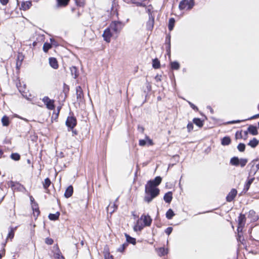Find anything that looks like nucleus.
Returning a JSON list of instances; mask_svg holds the SVG:
<instances>
[{
    "mask_svg": "<svg viewBox=\"0 0 259 259\" xmlns=\"http://www.w3.org/2000/svg\"><path fill=\"white\" fill-rule=\"evenodd\" d=\"M162 179H150L145 185L144 200L149 203L159 194L157 186L161 183Z\"/></svg>",
    "mask_w": 259,
    "mask_h": 259,
    "instance_id": "1",
    "label": "nucleus"
},
{
    "mask_svg": "<svg viewBox=\"0 0 259 259\" xmlns=\"http://www.w3.org/2000/svg\"><path fill=\"white\" fill-rule=\"evenodd\" d=\"M248 160L246 158L239 159L237 157H233L230 160V164L233 166H240L244 167L247 163Z\"/></svg>",
    "mask_w": 259,
    "mask_h": 259,
    "instance_id": "2",
    "label": "nucleus"
},
{
    "mask_svg": "<svg viewBox=\"0 0 259 259\" xmlns=\"http://www.w3.org/2000/svg\"><path fill=\"white\" fill-rule=\"evenodd\" d=\"M194 6V0H182L179 4V8L181 10H191Z\"/></svg>",
    "mask_w": 259,
    "mask_h": 259,
    "instance_id": "3",
    "label": "nucleus"
},
{
    "mask_svg": "<svg viewBox=\"0 0 259 259\" xmlns=\"http://www.w3.org/2000/svg\"><path fill=\"white\" fill-rule=\"evenodd\" d=\"M123 26V25L121 22L113 21L110 24L108 28H110V30L115 33H118L122 29Z\"/></svg>",
    "mask_w": 259,
    "mask_h": 259,
    "instance_id": "4",
    "label": "nucleus"
},
{
    "mask_svg": "<svg viewBox=\"0 0 259 259\" xmlns=\"http://www.w3.org/2000/svg\"><path fill=\"white\" fill-rule=\"evenodd\" d=\"M246 223L245 214L240 213L238 218L237 232L242 231Z\"/></svg>",
    "mask_w": 259,
    "mask_h": 259,
    "instance_id": "5",
    "label": "nucleus"
},
{
    "mask_svg": "<svg viewBox=\"0 0 259 259\" xmlns=\"http://www.w3.org/2000/svg\"><path fill=\"white\" fill-rule=\"evenodd\" d=\"M42 102L49 110H53L55 108L54 100L50 99L48 97L45 96L42 99Z\"/></svg>",
    "mask_w": 259,
    "mask_h": 259,
    "instance_id": "6",
    "label": "nucleus"
},
{
    "mask_svg": "<svg viewBox=\"0 0 259 259\" xmlns=\"http://www.w3.org/2000/svg\"><path fill=\"white\" fill-rule=\"evenodd\" d=\"M140 220L143 221V225H144L145 227H149L152 222V219L149 214H143L141 216Z\"/></svg>",
    "mask_w": 259,
    "mask_h": 259,
    "instance_id": "7",
    "label": "nucleus"
},
{
    "mask_svg": "<svg viewBox=\"0 0 259 259\" xmlns=\"http://www.w3.org/2000/svg\"><path fill=\"white\" fill-rule=\"evenodd\" d=\"M76 119L74 116L68 117L66 121V125L70 129H73L76 125Z\"/></svg>",
    "mask_w": 259,
    "mask_h": 259,
    "instance_id": "8",
    "label": "nucleus"
},
{
    "mask_svg": "<svg viewBox=\"0 0 259 259\" xmlns=\"http://www.w3.org/2000/svg\"><path fill=\"white\" fill-rule=\"evenodd\" d=\"M8 186L14 190L21 191L24 188L23 186L20 183L12 181L9 182Z\"/></svg>",
    "mask_w": 259,
    "mask_h": 259,
    "instance_id": "9",
    "label": "nucleus"
},
{
    "mask_svg": "<svg viewBox=\"0 0 259 259\" xmlns=\"http://www.w3.org/2000/svg\"><path fill=\"white\" fill-rule=\"evenodd\" d=\"M237 194V191L236 189L233 188L226 196V200L228 202H232Z\"/></svg>",
    "mask_w": 259,
    "mask_h": 259,
    "instance_id": "10",
    "label": "nucleus"
},
{
    "mask_svg": "<svg viewBox=\"0 0 259 259\" xmlns=\"http://www.w3.org/2000/svg\"><path fill=\"white\" fill-rule=\"evenodd\" d=\"M113 33L111 32L110 28H106L102 35L104 40L107 42H110L111 40V37L113 36Z\"/></svg>",
    "mask_w": 259,
    "mask_h": 259,
    "instance_id": "11",
    "label": "nucleus"
},
{
    "mask_svg": "<svg viewBox=\"0 0 259 259\" xmlns=\"http://www.w3.org/2000/svg\"><path fill=\"white\" fill-rule=\"evenodd\" d=\"M154 24V17L150 15L148 21L146 23V28L148 30L151 31L153 29Z\"/></svg>",
    "mask_w": 259,
    "mask_h": 259,
    "instance_id": "12",
    "label": "nucleus"
},
{
    "mask_svg": "<svg viewBox=\"0 0 259 259\" xmlns=\"http://www.w3.org/2000/svg\"><path fill=\"white\" fill-rule=\"evenodd\" d=\"M76 94L77 100L81 101L83 98V94L80 86H77L76 88Z\"/></svg>",
    "mask_w": 259,
    "mask_h": 259,
    "instance_id": "13",
    "label": "nucleus"
},
{
    "mask_svg": "<svg viewBox=\"0 0 259 259\" xmlns=\"http://www.w3.org/2000/svg\"><path fill=\"white\" fill-rule=\"evenodd\" d=\"M73 187L70 185L68 186L67 189L65 190V193H64V196L68 198L70 197H71L73 194Z\"/></svg>",
    "mask_w": 259,
    "mask_h": 259,
    "instance_id": "14",
    "label": "nucleus"
},
{
    "mask_svg": "<svg viewBox=\"0 0 259 259\" xmlns=\"http://www.w3.org/2000/svg\"><path fill=\"white\" fill-rule=\"evenodd\" d=\"M248 132L252 135L255 136L258 134L257 127L253 125H250L248 128Z\"/></svg>",
    "mask_w": 259,
    "mask_h": 259,
    "instance_id": "15",
    "label": "nucleus"
},
{
    "mask_svg": "<svg viewBox=\"0 0 259 259\" xmlns=\"http://www.w3.org/2000/svg\"><path fill=\"white\" fill-rule=\"evenodd\" d=\"M31 2L29 1L23 2L21 5V9L24 11L29 9L31 6Z\"/></svg>",
    "mask_w": 259,
    "mask_h": 259,
    "instance_id": "16",
    "label": "nucleus"
},
{
    "mask_svg": "<svg viewBox=\"0 0 259 259\" xmlns=\"http://www.w3.org/2000/svg\"><path fill=\"white\" fill-rule=\"evenodd\" d=\"M17 87L19 90V91L21 93V94L24 96V94L25 93V85H22V83L19 81V82L16 84Z\"/></svg>",
    "mask_w": 259,
    "mask_h": 259,
    "instance_id": "17",
    "label": "nucleus"
},
{
    "mask_svg": "<svg viewBox=\"0 0 259 259\" xmlns=\"http://www.w3.org/2000/svg\"><path fill=\"white\" fill-rule=\"evenodd\" d=\"M172 198V193L168 192L165 193L163 197V199L166 203H170L171 201Z\"/></svg>",
    "mask_w": 259,
    "mask_h": 259,
    "instance_id": "18",
    "label": "nucleus"
},
{
    "mask_svg": "<svg viewBox=\"0 0 259 259\" xmlns=\"http://www.w3.org/2000/svg\"><path fill=\"white\" fill-rule=\"evenodd\" d=\"M125 236L126 237V240L127 242V244L131 243L133 245H135L136 244V240L135 238L130 236L126 233L125 234Z\"/></svg>",
    "mask_w": 259,
    "mask_h": 259,
    "instance_id": "19",
    "label": "nucleus"
},
{
    "mask_svg": "<svg viewBox=\"0 0 259 259\" xmlns=\"http://www.w3.org/2000/svg\"><path fill=\"white\" fill-rule=\"evenodd\" d=\"M49 63L51 67L54 69H57L58 67V62L54 58H51L49 59Z\"/></svg>",
    "mask_w": 259,
    "mask_h": 259,
    "instance_id": "20",
    "label": "nucleus"
},
{
    "mask_svg": "<svg viewBox=\"0 0 259 259\" xmlns=\"http://www.w3.org/2000/svg\"><path fill=\"white\" fill-rule=\"evenodd\" d=\"M165 44L166 46V50L167 52V54L170 53V36H167L165 39Z\"/></svg>",
    "mask_w": 259,
    "mask_h": 259,
    "instance_id": "21",
    "label": "nucleus"
},
{
    "mask_svg": "<svg viewBox=\"0 0 259 259\" xmlns=\"http://www.w3.org/2000/svg\"><path fill=\"white\" fill-rule=\"evenodd\" d=\"M133 3L135 4L137 6L146 7V4L145 2L147 0H132Z\"/></svg>",
    "mask_w": 259,
    "mask_h": 259,
    "instance_id": "22",
    "label": "nucleus"
},
{
    "mask_svg": "<svg viewBox=\"0 0 259 259\" xmlns=\"http://www.w3.org/2000/svg\"><path fill=\"white\" fill-rule=\"evenodd\" d=\"M60 215V212H57L55 213H50L48 217L51 221H56L58 219Z\"/></svg>",
    "mask_w": 259,
    "mask_h": 259,
    "instance_id": "23",
    "label": "nucleus"
},
{
    "mask_svg": "<svg viewBox=\"0 0 259 259\" xmlns=\"http://www.w3.org/2000/svg\"><path fill=\"white\" fill-rule=\"evenodd\" d=\"M51 184L50 179H45V182H42L44 188L46 190V193H49L48 188L50 186Z\"/></svg>",
    "mask_w": 259,
    "mask_h": 259,
    "instance_id": "24",
    "label": "nucleus"
},
{
    "mask_svg": "<svg viewBox=\"0 0 259 259\" xmlns=\"http://www.w3.org/2000/svg\"><path fill=\"white\" fill-rule=\"evenodd\" d=\"M70 69L71 75L72 76H73V77L74 78H76L78 75V73L77 68L75 66H72L70 68Z\"/></svg>",
    "mask_w": 259,
    "mask_h": 259,
    "instance_id": "25",
    "label": "nucleus"
},
{
    "mask_svg": "<svg viewBox=\"0 0 259 259\" xmlns=\"http://www.w3.org/2000/svg\"><path fill=\"white\" fill-rule=\"evenodd\" d=\"M258 143L259 141L256 138H253L252 140L249 141L248 145L250 146L252 148H255L257 146Z\"/></svg>",
    "mask_w": 259,
    "mask_h": 259,
    "instance_id": "26",
    "label": "nucleus"
},
{
    "mask_svg": "<svg viewBox=\"0 0 259 259\" xmlns=\"http://www.w3.org/2000/svg\"><path fill=\"white\" fill-rule=\"evenodd\" d=\"M231 143V139L229 137H224L221 141L222 145L224 146L229 145Z\"/></svg>",
    "mask_w": 259,
    "mask_h": 259,
    "instance_id": "27",
    "label": "nucleus"
},
{
    "mask_svg": "<svg viewBox=\"0 0 259 259\" xmlns=\"http://www.w3.org/2000/svg\"><path fill=\"white\" fill-rule=\"evenodd\" d=\"M168 253V250L164 247H160L158 250V254L159 256H164Z\"/></svg>",
    "mask_w": 259,
    "mask_h": 259,
    "instance_id": "28",
    "label": "nucleus"
},
{
    "mask_svg": "<svg viewBox=\"0 0 259 259\" xmlns=\"http://www.w3.org/2000/svg\"><path fill=\"white\" fill-rule=\"evenodd\" d=\"M139 220L137 221L136 225L134 227V231H141L145 227L143 224H139Z\"/></svg>",
    "mask_w": 259,
    "mask_h": 259,
    "instance_id": "29",
    "label": "nucleus"
},
{
    "mask_svg": "<svg viewBox=\"0 0 259 259\" xmlns=\"http://www.w3.org/2000/svg\"><path fill=\"white\" fill-rule=\"evenodd\" d=\"M175 215L174 211L171 208H169L166 213V217L168 220L171 219Z\"/></svg>",
    "mask_w": 259,
    "mask_h": 259,
    "instance_id": "30",
    "label": "nucleus"
},
{
    "mask_svg": "<svg viewBox=\"0 0 259 259\" xmlns=\"http://www.w3.org/2000/svg\"><path fill=\"white\" fill-rule=\"evenodd\" d=\"M193 121L194 124L199 127H202L203 125L202 121L200 118H195L193 119Z\"/></svg>",
    "mask_w": 259,
    "mask_h": 259,
    "instance_id": "31",
    "label": "nucleus"
},
{
    "mask_svg": "<svg viewBox=\"0 0 259 259\" xmlns=\"http://www.w3.org/2000/svg\"><path fill=\"white\" fill-rule=\"evenodd\" d=\"M2 122L3 126H7L9 124V119L7 116H4L2 118Z\"/></svg>",
    "mask_w": 259,
    "mask_h": 259,
    "instance_id": "32",
    "label": "nucleus"
},
{
    "mask_svg": "<svg viewBox=\"0 0 259 259\" xmlns=\"http://www.w3.org/2000/svg\"><path fill=\"white\" fill-rule=\"evenodd\" d=\"M175 20L174 18H171L169 20L168 29L170 31H171L173 29L175 25Z\"/></svg>",
    "mask_w": 259,
    "mask_h": 259,
    "instance_id": "33",
    "label": "nucleus"
},
{
    "mask_svg": "<svg viewBox=\"0 0 259 259\" xmlns=\"http://www.w3.org/2000/svg\"><path fill=\"white\" fill-rule=\"evenodd\" d=\"M170 66H171V68L172 69H175V70H178L180 68V64L177 61L171 62L170 63Z\"/></svg>",
    "mask_w": 259,
    "mask_h": 259,
    "instance_id": "34",
    "label": "nucleus"
},
{
    "mask_svg": "<svg viewBox=\"0 0 259 259\" xmlns=\"http://www.w3.org/2000/svg\"><path fill=\"white\" fill-rule=\"evenodd\" d=\"M69 0H57L58 5L60 6H66L68 5Z\"/></svg>",
    "mask_w": 259,
    "mask_h": 259,
    "instance_id": "35",
    "label": "nucleus"
},
{
    "mask_svg": "<svg viewBox=\"0 0 259 259\" xmlns=\"http://www.w3.org/2000/svg\"><path fill=\"white\" fill-rule=\"evenodd\" d=\"M52 48V45L48 42H46L44 44L43 46V51L47 53L48 50Z\"/></svg>",
    "mask_w": 259,
    "mask_h": 259,
    "instance_id": "36",
    "label": "nucleus"
},
{
    "mask_svg": "<svg viewBox=\"0 0 259 259\" xmlns=\"http://www.w3.org/2000/svg\"><path fill=\"white\" fill-rule=\"evenodd\" d=\"M152 65L155 69L158 68L160 67V63L157 59L153 60Z\"/></svg>",
    "mask_w": 259,
    "mask_h": 259,
    "instance_id": "37",
    "label": "nucleus"
},
{
    "mask_svg": "<svg viewBox=\"0 0 259 259\" xmlns=\"http://www.w3.org/2000/svg\"><path fill=\"white\" fill-rule=\"evenodd\" d=\"M54 257L57 259H65L59 250L54 253Z\"/></svg>",
    "mask_w": 259,
    "mask_h": 259,
    "instance_id": "38",
    "label": "nucleus"
},
{
    "mask_svg": "<svg viewBox=\"0 0 259 259\" xmlns=\"http://www.w3.org/2000/svg\"><path fill=\"white\" fill-rule=\"evenodd\" d=\"M238 150L240 152H243L245 149V145L243 143H240L237 146Z\"/></svg>",
    "mask_w": 259,
    "mask_h": 259,
    "instance_id": "39",
    "label": "nucleus"
},
{
    "mask_svg": "<svg viewBox=\"0 0 259 259\" xmlns=\"http://www.w3.org/2000/svg\"><path fill=\"white\" fill-rule=\"evenodd\" d=\"M11 158L14 160H18L20 159V156L18 153H12L11 155Z\"/></svg>",
    "mask_w": 259,
    "mask_h": 259,
    "instance_id": "40",
    "label": "nucleus"
},
{
    "mask_svg": "<svg viewBox=\"0 0 259 259\" xmlns=\"http://www.w3.org/2000/svg\"><path fill=\"white\" fill-rule=\"evenodd\" d=\"M76 4L79 7H82L85 3L84 0H75Z\"/></svg>",
    "mask_w": 259,
    "mask_h": 259,
    "instance_id": "41",
    "label": "nucleus"
},
{
    "mask_svg": "<svg viewBox=\"0 0 259 259\" xmlns=\"http://www.w3.org/2000/svg\"><path fill=\"white\" fill-rule=\"evenodd\" d=\"M235 137L236 139H243L242 131L237 132L235 134Z\"/></svg>",
    "mask_w": 259,
    "mask_h": 259,
    "instance_id": "42",
    "label": "nucleus"
},
{
    "mask_svg": "<svg viewBox=\"0 0 259 259\" xmlns=\"http://www.w3.org/2000/svg\"><path fill=\"white\" fill-rule=\"evenodd\" d=\"M127 245V243H124L118 248L117 250L119 252H122L126 248Z\"/></svg>",
    "mask_w": 259,
    "mask_h": 259,
    "instance_id": "43",
    "label": "nucleus"
},
{
    "mask_svg": "<svg viewBox=\"0 0 259 259\" xmlns=\"http://www.w3.org/2000/svg\"><path fill=\"white\" fill-rule=\"evenodd\" d=\"M32 210L33 211L34 216L36 217H38L40 212L39 210V208L34 207V208H32Z\"/></svg>",
    "mask_w": 259,
    "mask_h": 259,
    "instance_id": "44",
    "label": "nucleus"
},
{
    "mask_svg": "<svg viewBox=\"0 0 259 259\" xmlns=\"http://www.w3.org/2000/svg\"><path fill=\"white\" fill-rule=\"evenodd\" d=\"M54 242L53 239L50 238H47L45 240V243L48 245H52Z\"/></svg>",
    "mask_w": 259,
    "mask_h": 259,
    "instance_id": "45",
    "label": "nucleus"
},
{
    "mask_svg": "<svg viewBox=\"0 0 259 259\" xmlns=\"http://www.w3.org/2000/svg\"><path fill=\"white\" fill-rule=\"evenodd\" d=\"M172 228L171 227H169L168 228H167L165 230V233L167 235H169L172 231Z\"/></svg>",
    "mask_w": 259,
    "mask_h": 259,
    "instance_id": "46",
    "label": "nucleus"
},
{
    "mask_svg": "<svg viewBox=\"0 0 259 259\" xmlns=\"http://www.w3.org/2000/svg\"><path fill=\"white\" fill-rule=\"evenodd\" d=\"M253 166H255V170H257L259 169V161L257 160H255L254 161H253Z\"/></svg>",
    "mask_w": 259,
    "mask_h": 259,
    "instance_id": "47",
    "label": "nucleus"
},
{
    "mask_svg": "<svg viewBox=\"0 0 259 259\" xmlns=\"http://www.w3.org/2000/svg\"><path fill=\"white\" fill-rule=\"evenodd\" d=\"M193 128V124L191 122H189L187 125V129L189 132H191Z\"/></svg>",
    "mask_w": 259,
    "mask_h": 259,
    "instance_id": "48",
    "label": "nucleus"
},
{
    "mask_svg": "<svg viewBox=\"0 0 259 259\" xmlns=\"http://www.w3.org/2000/svg\"><path fill=\"white\" fill-rule=\"evenodd\" d=\"M104 257L105 259H113V256L108 252L105 253Z\"/></svg>",
    "mask_w": 259,
    "mask_h": 259,
    "instance_id": "49",
    "label": "nucleus"
},
{
    "mask_svg": "<svg viewBox=\"0 0 259 259\" xmlns=\"http://www.w3.org/2000/svg\"><path fill=\"white\" fill-rule=\"evenodd\" d=\"M151 9L152 7L151 6H149L147 8H146V12L149 14V17H150V15H152Z\"/></svg>",
    "mask_w": 259,
    "mask_h": 259,
    "instance_id": "50",
    "label": "nucleus"
},
{
    "mask_svg": "<svg viewBox=\"0 0 259 259\" xmlns=\"http://www.w3.org/2000/svg\"><path fill=\"white\" fill-rule=\"evenodd\" d=\"M250 186V185L245 184L244 185V187L243 192H244V193L246 192L249 189Z\"/></svg>",
    "mask_w": 259,
    "mask_h": 259,
    "instance_id": "51",
    "label": "nucleus"
},
{
    "mask_svg": "<svg viewBox=\"0 0 259 259\" xmlns=\"http://www.w3.org/2000/svg\"><path fill=\"white\" fill-rule=\"evenodd\" d=\"M248 133H249L248 131V130L246 131L242 132V134L243 135V139L244 140H246L247 139V135H248Z\"/></svg>",
    "mask_w": 259,
    "mask_h": 259,
    "instance_id": "52",
    "label": "nucleus"
},
{
    "mask_svg": "<svg viewBox=\"0 0 259 259\" xmlns=\"http://www.w3.org/2000/svg\"><path fill=\"white\" fill-rule=\"evenodd\" d=\"M242 231L238 232L237 240L241 241V238L242 236Z\"/></svg>",
    "mask_w": 259,
    "mask_h": 259,
    "instance_id": "53",
    "label": "nucleus"
},
{
    "mask_svg": "<svg viewBox=\"0 0 259 259\" xmlns=\"http://www.w3.org/2000/svg\"><path fill=\"white\" fill-rule=\"evenodd\" d=\"M146 141L145 140H140L139 141V145L141 146H144L146 145Z\"/></svg>",
    "mask_w": 259,
    "mask_h": 259,
    "instance_id": "54",
    "label": "nucleus"
},
{
    "mask_svg": "<svg viewBox=\"0 0 259 259\" xmlns=\"http://www.w3.org/2000/svg\"><path fill=\"white\" fill-rule=\"evenodd\" d=\"M188 103L192 108H193L194 110H198L197 107L195 105H194L193 103H192L190 102H189Z\"/></svg>",
    "mask_w": 259,
    "mask_h": 259,
    "instance_id": "55",
    "label": "nucleus"
},
{
    "mask_svg": "<svg viewBox=\"0 0 259 259\" xmlns=\"http://www.w3.org/2000/svg\"><path fill=\"white\" fill-rule=\"evenodd\" d=\"M31 206H32V208H34V207H35V208L38 207L37 203L35 202L31 203Z\"/></svg>",
    "mask_w": 259,
    "mask_h": 259,
    "instance_id": "56",
    "label": "nucleus"
},
{
    "mask_svg": "<svg viewBox=\"0 0 259 259\" xmlns=\"http://www.w3.org/2000/svg\"><path fill=\"white\" fill-rule=\"evenodd\" d=\"M14 235V233L13 231L11 230L9 233L8 237H10V238H13Z\"/></svg>",
    "mask_w": 259,
    "mask_h": 259,
    "instance_id": "57",
    "label": "nucleus"
},
{
    "mask_svg": "<svg viewBox=\"0 0 259 259\" xmlns=\"http://www.w3.org/2000/svg\"><path fill=\"white\" fill-rule=\"evenodd\" d=\"M9 0H0L1 3L3 5H6L8 3Z\"/></svg>",
    "mask_w": 259,
    "mask_h": 259,
    "instance_id": "58",
    "label": "nucleus"
},
{
    "mask_svg": "<svg viewBox=\"0 0 259 259\" xmlns=\"http://www.w3.org/2000/svg\"><path fill=\"white\" fill-rule=\"evenodd\" d=\"M253 180H254V179H248V181H247L246 184L250 185L252 184V183L253 182Z\"/></svg>",
    "mask_w": 259,
    "mask_h": 259,
    "instance_id": "59",
    "label": "nucleus"
},
{
    "mask_svg": "<svg viewBox=\"0 0 259 259\" xmlns=\"http://www.w3.org/2000/svg\"><path fill=\"white\" fill-rule=\"evenodd\" d=\"M257 117H259V114L253 115V116H252L250 118H248V119H255V118H256Z\"/></svg>",
    "mask_w": 259,
    "mask_h": 259,
    "instance_id": "60",
    "label": "nucleus"
},
{
    "mask_svg": "<svg viewBox=\"0 0 259 259\" xmlns=\"http://www.w3.org/2000/svg\"><path fill=\"white\" fill-rule=\"evenodd\" d=\"M255 214V211L253 210H250L249 211V214L250 215H253Z\"/></svg>",
    "mask_w": 259,
    "mask_h": 259,
    "instance_id": "61",
    "label": "nucleus"
},
{
    "mask_svg": "<svg viewBox=\"0 0 259 259\" xmlns=\"http://www.w3.org/2000/svg\"><path fill=\"white\" fill-rule=\"evenodd\" d=\"M240 122V120H233V121H230L229 123L232 124V123H239Z\"/></svg>",
    "mask_w": 259,
    "mask_h": 259,
    "instance_id": "62",
    "label": "nucleus"
},
{
    "mask_svg": "<svg viewBox=\"0 0 259 259\" xmlns=\"http://www.w3.org/2000/svg\"><path fill=\"white\" fill-rule=\"evenodd\" d=\"M118 198H117L115 200V202H114V204H113V206L114 207L115 209H117V207L118 206L115 204V202H117L118 201Z\"/></svg>",
    "mask_w": 259,
    "mask_h": 259,
    "instance_id": "63",
    "label": "nucleus"
},
{
    "mask_svg": "<svg viewBox=\"0 0 259 259\" xmlns=\"http://www.w3.org/2000/svg\"><path fill=\"white\" fill-rule=\"evenodd\" d=\"M148 142H149V144L150 145H152L153 144V142H152V141L150 139H148Z\"/></svg>",
    "mask_w": 259,
    "mask_h": 259,
    "instance_id": "64",
    "label": "nucleus"
}]
</instances>
